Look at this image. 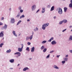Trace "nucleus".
I'll return each instance as SVG.
<instances>
[{"label":"nucleus","instance_id":"obj_60","mask_svg":"<svg viewBox=\"0 0 72 72\" xmlns=\"http://www.w3.org/2000/svg\"><path fill=\"white\" fill-rule=\"evenodd\" d=\"M10 69H13V68H10Z\"/></svg>","mask_w":72,"mask_h":72},{"label":"nucleus","instance_id":"obj_26","mask_svg":"<svg viewBox=\"0 0 72 72\" xmlns=\"http://www.w3.org/2000/svg\"><path fill=\"white\" fill-rule=\"evenodd\" d=\"M24 15H22L21 16H20V19H21V18H24Z\"/></svg>","mask_w":72,"mask_h":72},{"label":"nucleus","instance_id":"obj_56","mask_svg":"<svg viewBox=\"0 0 72 72\" xmlns=\"http://www.w3.org/2000/svg\"><path fill=\"white\" fill-rule=\"evenodd\" d=\"M34 32H36V29H34Z\"/></svg>","mask_w":72,"mask_h":72},{"label":"nucleus","instance_id":"obj_13","mask_svg":"<svg viewBox=\"0 0 72 72\" xmlns=\"http://www.w3.org/2000/svg\"><path fill=\"white\" fill-rule=\"evenodd\" d=\"M9 62L10 63H14V59H11L9 60Z\"/></svg>","mask_w":72,"mask_h":72},{"label":"nucleus","instance_id":"obj_7","mask_svg":"<svg viewBox=\"0 0 72 72\" xmlns=\"http://www.w3.org/2000/svg\"><path fill=\"white\" fill-rule=\"evenodd\" d=\"M7 25L6 24H5L4 26H3L2 28V30H6V28H7Z\"/></svg>","mask_w":72,"mask_h":72},{"label":"nucleus","instance_id":"obj_10","mask_svg":"<svg viewBox=\"0 0 72 72\" xmlns=\"http://www.w3.org/2000/svg\"><path fill=\"white\" fill-rule=\"evenodd\" d=\"M34 51H35V47H33L31 49V52L32 53H33L34 52Z\"/></svg>","mask_w":72,"mask_h":72},{"label":"nucleus","instance_id":"obj_42","mask_svg":"<svg viewBox=\"0 0 72 72\" xmlns=\"http://www.w3.org/2000/svg\"><path fill=\"white\" fill-rule=\"evenodd\" d=\"M50 6H51L50 5H49L47 7L48 8H50Z\"/></svg>","mask_w":72,"mask_h":72},{"label":"nucleus","instance_id":"obj_14","mask_svg":"<svg viewBox=\"0 0 72 72\" xmlns=\"http://www.w3.org/2000/svg\"><path fill=\"white\" fill-rule=\"evenodd\" d=\"M54 40V38L53 37H52L48 40V42H51V40Z\"/></svg>","mask_w":72,"mask_h":72},{"label":"nucleus","instance_id":"obj_20","mask_svg":"<svg viewBox=\"0 0 72 72\" xmlns=\"http://www.w3.org/2000/svg\"><path fill=\"white\" fill-rule=\"evenodd\" d=\"M54 6H52V7L51 8L50 11H53V10H54Z\"/></svg>","mask_w":72,"mask_h":72},{"label":"nucleus","instance_id":"obj_55","mask_svg":"<svg viewBox=\"0 0 72 72\" xmlns=\"http://www.w3.org/2000/svg\"><path fill=\"white\" fill-rule=\"evenodd\" d=\"M9 10H10H10H12V8H10L9 9Z\"/></svg>","mask_w":72,"mask_h":72},{"label":"nucleus","instance_id":"obj_35","mask_svg":"<svg viewBox=\"0 0 72 72\" xmlns=\"http://www.w3.org/2000/svg\"><path fill=\"white\" fill-rule=\"evenodd\" d=\"M62 64H64V63H66V61L64 60L62 62Z\"/></svg>","mask_w":72,"mask_h":72},{"label":"nucleus","instance_id":"obj_2","mask_svg":"<svg viewBox=\"0 0 72 72\" xmlns=\"http://www.w3.org/2000/svg\"><path fill=\"white\" fill-rule=\"evenodd\" d=\"M36 8V5L34 4L32 6L31 9L32 11H34Z\"/></svg>","mask_w":72,"mask_h":72},{"label":"nucleus","instance_id":"obj_58","mask_svg":"<svg viewBox=\"0 0 72 72\" xmlns=\"http://www.w3.org/2000/svg\"><path fill=\"white\" fill-rule=\"evenodd\" d=\"M32 35H33V33H34L33 32H32Z\"/></svg>","mask_w":72,"mask_h":72},{"label":"nucleus","instance_id":"obj_54","mask_svg":"<svg viewBox=\"0 0 72 72\" xmlns=\"http://www.w3.org/2000/svg\"><path fill=\"white\" fill-rule=\"evenodd\" d=\"M27 21V22H30V20L29 19H28Z\"/></svg>","mask_w":72,"mask_h":72},{"label":"nucleus","instance_id":"obj_15","mask_svg":"<svg viewBox=\"0 0 72 72\" xmlns=\"http://www.w3.org/2000/svg\"><path fill=\"white\" fill-rule=\"evenodd\" d=\"M63 59L65 62H67L68 61V58L67 57H65L63 58Z\"/></svg>","mask_w":72,"mask_h":72},{"label":"nucleus","instance_id":"obj_44","mask_svg":"<svg viewBox=\"0 0 72 72\" xmlns=\"http://www.w3.org/2000/svg\"><path fill=\"white\" fill-rule=\"evenodd\" d=\"M3 19H4V17H2L1 19V21H3Z\"/></svg>","mask_w":72,"mask_h":72},{"label":"nucleus","instance_id":"obj_59","mask_svg":"<svg viewBox=\"0 0 72 72\" xmlns=\"http://www.w3.org/2000/svg\"><path fill=\"white\" fill-rule=\"evenodd\" d=\"M32 58H30L29 59V60H32Z\"/></svg>","mask_w":72,"mask_h":72},{"label":"nucleus","instance_id":"obj_21","mask_svg":"<svg viewBox=\"0 0 72 72\" xmlns=\"http://www.w3.org/2000/svg\"><path fill=\"white\" fill-rule=\"evenodd\" d=\"M47 50V49L45 48L43 49V51L44 53H45V52H46V51Z\"/></svg>","mask_w":72,"mask_h":72},{"label":"nucleus","instance_id":"obj_19","mask_svg":"<svg viewBox=\"0 0 72 72\" xmlns=\"http://www.w3.org/2000/svg\"><path fill=\"white\" fill-rule=\"evenodd\" d=\"M62 21L63 22L65 23H67V20L66 19H64L63 20H62Z\"/></svg>","mask_w":72,"mask_h":72},{"label":"nucleus","instance_id":"obj_30","mask_svg":"<svg viewBox=\"0 0 72 72\" xmlns=\"http://www.w3.org/2000/svg\"><path fill=\"white\" fill-rule=\"evenodd\" d=\"M4 45V43H1L0 44V48H2L3 47V45Z\"/></svg>","mask_w":72,"mask_h":72},{"label":"nucleus","instance_id":"obj_61","mask_svg":"<svg viewBox=\"0 0 72 72\" xmlns=\"http://www.w3.org/2000/svg\"><path fill=\"white\" fill-rule=\"evenodd\" d=\"M19 65H20V64H18L17 66H19Z\"/></svg>","mask_w":72,"mask_h":72},{"label":"nucleus","instance_id":"obj_27","mask_svg":"<svg viewBox=\"0 0 72 72\" xmlns=\"http://www.w3.org/2000/svg\"><path fill=\"white\" fill-rule=\"evenodd\" d=\"M18 10H20L22 9V7L21 6H19L18 8Z\"/></svg>","mask_w":72,"mask_h":72},{"label":"nucleus","instance_id":"obj_45","mask_svg":"<svg viewBox=\"0 0 72 72\" xmlns=\"http://www.w3.org/2000/svg\"><path fill=\"white\" fill-rule=\"evenodd\" d=\"M54 51L53 50L51 51L50 52V53H53V52H54Z\"/></svg>","mask_w":72,"mask_h":72},{"label":"nucleus","instance_id":"obj_31","mask_svg":"<svg viewBox=\"0 0 72 72\" xmlns=\"http://www.w3.org/2000/svg\"><path fill=\"white\" fill-rule=\"evenodd\" d=\"M11 52V50L10 49L7 51L6 53H10V52Z\"/></svg>","mask_w":72,"mask_h":72},{"label":"nucleus","instance_id":"obj_57","mask_svg":"<svg viewBox=\"0 0 72 72\" xmlns=\"http://www.w3.org/2000/svg\"><path fill=\"white\" fill-rule=\"evenodd\" d=\"M70 2L71 4H72V0H71L70 1Z\"/></svg>","mask_w":72,"mask_h":72},{"label":"nucleus","instance_id":"obj_53","mask_svg":"<svg viewBox=\"0 0 72 72\" xmlns=\"http://www.w3.org/2000/svg\"><path fill=\"white\" fill-rule=\"evenodd\" d=\"M66 57H68V55H67L65 56Z\"/></svg>","mask_w":72,"mask_h":72},{"label":"nucleus","instance_id":"obj_1","mask_svg":"<svg viewBox=\"0 0 72 72\" xmlns=\"http://www.w3.org/2000/svg\"><path fill=\"white\" fill-rule=\"evenodd\" d=\"M49 25V23H47L43 24L42 26V28L43 30H45L46 29V27Z\"/></svg>","mask_w":72,"mask_h":72},{"label":"nucleus","instance_id":"obj_28","mask_svg":"<svg viewBox=\"0 0 72 72\" xmlns=\"http://www.w3.org/2000/svg\"><path fill=\"white\" fill-rule=\"evenodd\" d=\"M21 22H22V21L21 20H20L17 23V25H18V24H19L21 23Z\"/></svg>","mask_w":72,"mask_h":72},{"label":"nucleus","instance_id":"obj_29","mask_svg":"<svg viewBox=\"0 0 72 72\" xmlns=\"http://www.w3.org/2000/svg\"><path fill=\"white\" fill-rule=\"evenodd\" d=\"M46 41L44 40L42 42V44H45V43H46Z\"/></svg>","mask_w":72,"mask_h":72},{"label":"nucleus","instance_id":"obj_50","mask_svg":"<svg viewBox=\"0 0 72 72\" xmlns=\"http://www.w3.org/2000/svg\"><path fill=\"white\" fill-rule=\"evenodd\" d=\"M1 25H3V23L1 22H0V26H1Z\"/></svg>","mask_w":72,"mask_h":72},{"label":"nucleus","instance_id":"obj_3","mask_svg":"<svg viewBox=\"0 0 72 72\" xmlns=\"http://www.w3.org/2000/svg\"><path fill=\"white\" fill-rule=\"evenodd\" d=\"M21 46H22V47L21 48H20L19 47L18 48V51H19L20 52H21L22 50H22V49H23V44H21Z\"/></svg>","mask_w":72,"mask_h":72},{"label":"nucleus","instance_id":"obj_37","mask_svg":"<svg viewBox=\"0 0 72 72\" xmlns=\"http://www.w3.org/2000/svg\"><path fill=\"white\" fill-rule=\"evenodd\" d=\"M20 13H23V10H20Z\"/></svg>","mask_w":72,"mask_h":72},{"label":"nucleus","instance_id":"obj_6","mask_svg":"<svg viewBox=\"0 0 72 72\" xmlns=\"http://www.w3.org/2000/svg\"><path fill=\"white\" fill-rule=\"evenodd\" d=\"M4 32H1L0 33V37H3L4 36Z\"/></svg>","mask_w":72,"mask_h":72},{"label":"nucleus","instance_id":"obj_52","mask_svg":"<svg viewBox=\"0 0 72 72\" xmlns=\"http://www.w3.org/2000/svg\"><path fill=\"white\" fill-rule=\"evenodd\" d=\"M69 28H72V26H69Z\"/></svg>","mask_w":72,"mask_h":72},{"label":"nucleus","instance_id":"obj_63","mask_svg":"<svg viewBox=\"0 0 72 72\" xmlns=\"http://www.w3.org/2000/svg\"><path fill=\"white\" fill-rule=\"evenodd\" d=\"M21 68H19V69H21Z\"/></svg>","mask_w":72,"mask_h":72},{"label":"nucleus","instance_id":"obj_4","mask_svg":"<svg viewBox=\"0 0 72 72\" xmlns=\"http://www.w3.org/2000/svg\"><path fill=\"white\" fill-rule=\"evenodd\" d=\"M58 13L60 14H62L63 12L62 11V8H59Z\"/></svg>","mask_w":72,"mask_h":72},{"label":"nucleus","instance_id":"obj_17","mask_svg":"<svg viewBox=\"0 0 72 72\" xmlns=\"http://www.w3.org/2000/svg\"><path fill=\"white\" fill-rule=\"evenodd\" d=\"M45 49V46H42L40 48V49L41 50H43V49Z\"/></svg>","mask_w":72,"mask_h":72},{"label":"nucleus","instance_id":"obj_49","mask_svg":"<svg viewBox=\"0 0 72 72\" xmlns=\"http://www.w3.org/2000/svg\"><path fill=\"white\" fill-rule=\"evenodd\" d=\"M18 52H16V53H14V55H17V54H18Z\"/></svg>","mask_w":72,"mask_h":72},{"label":"nucleus","instance_id":"obj_9","mask_svg":"<svg viewBox=\"0 0 72 72\" xmlns=\"http://www.w3.org/2000/svg\"><path fill=\"white\" fill-rule=\"evenodd\" d=\"M53 67L54 68L56 69H59V68L55 65L53 66Z\"/></svg>","mask_w":72,"mask_h":72},{"label":"nucleus","instance_id":"obj_51","mask_svg":"<svg viewBox=\"0 0 72 72\" xmlns=\"http://www.w3.org/2000/svg\"><path fill=\"white\" fill-rule=\"evenodd\" d=\"M56 18H57L56 16H55L53 17L54 19H56Z\"/></svg>","mask_w":72,"mask_h":72},{"label":"nucleus","instance_id":"obj_5","mask_svg":"<svg viewBox=\"0 0 72 72\" xmlns=\"http://www.w3.org/2000/svg\"><path fill=\"white\" fill-rule=\"evenodd\" d=\"M10 22L11 23H14L15 22V20L13 18H11V21Z\"/></svg>","mask_w":72,"mask_h":72},{"label":"nucleus","instance_id":"obj_46","mask_svg":"<svg viewBox=\"0 0 72 72\" xmlns=\"http://www.w3.org/2000/svg\"><path fill=\"white\" fill-rule=\"evenodd\" d=\"M69 51L72 54V50H69Z\"/></svg>","mask_w":72,"mask_h":72},{"label":"nucleus","instance_id":"obj_39","mask_svg":"<svg viewBox=\"0 0 72 72\" xmlns=\"http://www.w3.org/2000/svg\"><path fill=\"white\" fill-rule=\"evenodd\" d=\"M12 33L13 34V35H14V34H15V32L14 31H13L12 32Z\"/></svg>","mask_w":72,"mask_h":72},{"label":"nucleus","instance_id":"obj_8","mask_svg":"<svg viewBox=\"0 0 72 72\" xmlns=\"http://www.w3.org/2000/svg\"><path fill=\"white\" fill-rule=\"evenodd\" d=\"M42 10L41 11L42 13H45V7H43L42 8Z\"/></svg>","mask_w":72,"mask_h":72},{"label":"nucleus","instance_id":"obj_33","mask_svg":"<svg viewBox=\"0 0 72 72\" xmlns=\"http://www.w3.org/2000/svg\"><path fill=\"white\" fill-rule=\"evenodd\" d=\"M17 55H18V56H19V57H20V56H21V53L20 52H18Z\"/></svg>","mask_w":72,"mask_h":72},{"label":"nucleus","instance_id":"obj_47","mask_svg":"<svg viewBox=\"0 0 72 72\" xmlns=\"http://www.w3.org/2000/svg\"><path fill=\"white\" fill-rule=\"evenodd\" d=\"M59 57H60V55H58L57 56V58H59Z\"/></svg>","mask_w":72,"mask_h":72},{"label":"nucleus","instance_id":"obj_41","mask_svg":"<svg viewBox=\"0 0 72 72\" xmlns=\"http://www.w3.org/2000/svg\"><path fill=\"white\" fill-rule=\"evenodd\" d=\"M20 16V15H17V16H16V17H17V18H19V17Z\"/></svg>","mask_w":72,"mask_h":72},{"label":"nucleus","instance_id":"obj_62","mask_svg":"<svg viewBox=\"0 0 72 72\" xmlns=\"http://www.w3.org/2000/svg\"><path fill=\"white\" fill-rule=\"evenodd\" d=\"M20 35H21V34H19V36H20Z\"/></svg>","mask_w":72,"mask_h":72},{"label":"nucleus","instance_id":"obj_38","mask_svg":"<svg viewBox=\"0 0 72 72\" xmlns=\"http://www.w3.org/2000/svg\"><path fill=\"white\" fill-rule=\"evenodd\" d=\"M66 30H67V29H65V30H63L62 31V32H64L66 31Z\"/></svg>","mask_w":72,"mask_h":72},{"label":"nucleus","instance_id":"obj_23","mask_svg":"<svg viewBox=\"0 0 72 72\" xmlns=\"http://www.w3.org/2000/svg\"><path fill=\"white\" fill-rule=\"evenodd\" d=\"M30 39V37H26V41Z\"/></svg>","mask_w":72,"mask_h":72},{"label":"nucleus","instance_id":"obj_64","mask_svg":"<svg viewBox=\"0 0 72 72\" xmlns=\"http://www.w3.org/2000/svg\"><path fill=\"white\" fill-rule=\"evenodd\" d=\"M53 57H54V55H53Z\"/></svg>","mask_w":72,"mask_h":72},{"label":"nucleus","instance_id":"obj_43","mask_svg":"<svg viewBox=\"0 0 72 72\" xmlns=\"http://www.w3.org/2000/svg\"><path fill=\"white\" fill-rule=\"evenodd\" d=\"M14 36H15L16 37H17V35L16 34V33H15V34H14Z\"/></svg>","mask_w":72,"mask_h":72},{"label":"nucleus","instance_id":"obj_11","mask_svg":"<svg viewBox=\"0 0 72 72\" xmlns=\"http://www.w3.org/2000/svg\"><path fill=\"white\" fill-rule=\"evenodd\" d=\"M51 44L52 45H55V44H57V42L55 40H53L51 42Z\"/></svg>","mask_w":72,"mask_h":72},{"label":"nucleus","instance_id":"obj_48","mask_svg":"<svg viewBox=\"0 0 72 72\" xmlns=\"http://www.w3.org/2000/svg\"><path fill=\"white\" fill-rule=\"evenodd\" d=\"M39 11H40V9H39L38 10L37 12H36V13H38V12H39Z\"/></svg>","mask_w":72,"mask_h":72},{"label":"nucleus","instance_id":"obj_40","mask_svg":"<svg viewBox=\"0 0 72 72\" xmlns=\"http://www.w3.org/2000/svg\"><path fill=\"white\" fill-rule=\"evenodd\" d=\"M35 29L36 30V31H39V29L38 28H37V27H36L35 28Z\"/></svg>","mask_w":72,"mask_h":72},{"label":"nucleus","instance_id":"obj_22","mask_svg":"<svg viewBox=\"0 0 72 72\" xmlns=\"http://www.w3.org/2000/svg\"><path fill=\"white\" fill-rule=\"evenodd\" d=\"M69 7L70 8H72V3H70L69 5Z\"/></svg>","mask_w":72,"mask_h":72},{"label":"nucleus","instance_id":"obj_32","mask_svg":"<svg viewBox=\"0 0 72 72\" xmlns=\"http://www.w3.org/2000/svg\"><path fill=\"white\" fill-rule=\"evenodd\" d=\"M50 58V54L48 55L46 57V58L47 59H48Z\"/></svg>","mask_w":72,"mask_h":72},{"label":"nucleus","instance_id":"obj_36","mask_svg":"<svg viewBox=\"0 0 72 72\" xmlns=\"http://www.w3.org/2000/svg\"><path fill=\"white\" fill-rule=\"evenodd\" d=\"M27 44L28 45H31V42H28Z\"/></svg>","mask_w":72,"mask_h":72},{"label":"nucleus","instance_id":"obj_24","mask_svg":"<svg viewBox=\"0 0 72 72\" xmlns=\"http://www.w3.org/2000/svg\"><path fill=\"white\" fill-rule=\"evenodd\" d=\"M63 21H60L59 22V24H63Z\"/></svg>","mask_w":72,"mask_h":72},{"label":"nucleus","instance_id":"obj_16","mask_svg":"<svg viewBox=\"0 0 72 72\" xmlns=\"http://www.w3.org/2000/svg\"><path fill=\"white\" fill-rule=\"evenodd\" d=\"M72 40V35H70L69 39V41H71Z\"/></svg>","mask_w":72,"mask_h":72},{"label":"nucleus","instance_id":"obj_12","mask_svg":"<svg viewBox=\"0 0 72 72\" xmlns=\"http://www.w3.org/2000/svg\"><path fill=\"white\" fill-rule=\"evenodd\" d=\"M29 69V68L28 67H26L24 68L23 70V71H26V70H28Z\"/></svg>","mask_w":72,"mask_h":72},{"label":"nucleus","instance_id":"obj_25","mask_svg":"<svg viewBox=\"0 0 72 72\" xmlns=\"http://www.w3.org/2000/svg\"><path fill=\"white\" fill-rule=\"evenodd\" d=\"M33 37V35H32L31 36H30V37H29V39H30V40H32V39Z\"/></svg>","mask_w":72,"mask_h":72},{"label":"nucleus","instance_id":"obj_18","mask_svg":"<svg viewBox=\"0 0 72 72\" xmlns=\"http://www.w3.org/2000/svg\"><path fill=\"white\" fill-rule=\"evenodd\" d=\"M68 9V8H67V7H64V12H67V10Z\"/></svg>","mask_w":72,"mask_h":72},{"label":"nucleus","instance_id":"obj_34","mask_svg":"<svg viewBox=\"0 0 72 72\" xmlns=\"http://www.w3.org/2000/svg\"><path fill=\"white\" fill-rule=\"evenodd\" d=\"M26 50H27L28 51H29V47H27L26 49Z\"/></svg>","mask_w":72,"mask_h":72}]
</instances>
